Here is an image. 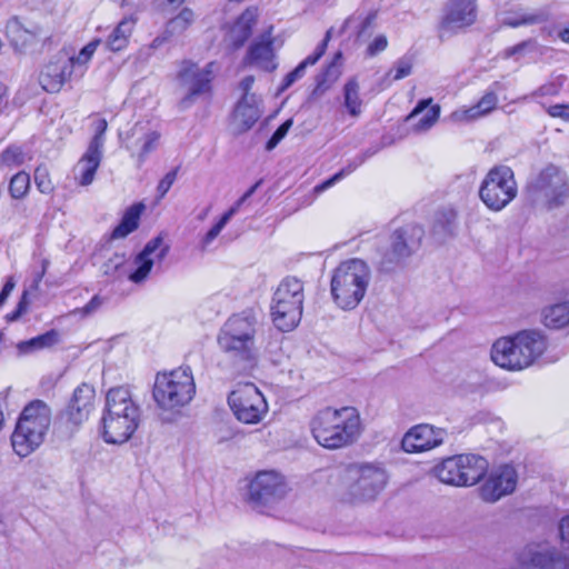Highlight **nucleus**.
Returning a JSON list of instances; mask_svg holds the SVG:
<instances>
[{"label": "nucleus", "mask_w": 569, "mask_h": 569, "mask_svg": "<svg viewBox=\"0 0 569 569\" xmlns=\"http://www.w3.org/2000/svg\"><path fill=\"white\" fill-rule=\"evenodd\" d=\"M315 440L323 448L335 450L352 445L361 433V419L355 407H326L310 420Z\"/></svg>", "instance_id": "obj_1"}, {"label": "nucleus", "mask_w": 569, "mask_h": 569, "mask_svg": "<svg viewBox=\"0 0 569 569\" xmlns=\"http://www.w3.org/2000/svg\"><path fill=\"white\" fill-rule=\"evenodd\" d=\"M141 419V408L128 387L109 389L101 418L102 437L108 443H123L131 438Z\"/></svg>", "instance_id": "obj_2"}, {"label": "nucleus", "mask_w": 569, "mask_h": 569, "mask_svg": "<svg viewBox=\"0 0 569 569\" xmlns=\"http://www.w3.org/2000/svg\"><path fill=\"white\" fill-rule=\"evenodd\" d=\"M371 272L360 259L341 262L332 272L330 293L333 302L342 310L356 309L366 296Z\"/></svg>", "instance_id": "obj_3"}, {"label": "nucleus", "mask_w": 569, "mask_h": 569, "mask_svg": "<svg viewBox=\"0 0 569 569\" xmlns=\"http://www.w3.org/2000/svg\"><path fill=\"white\" fill-rule=\"evenodd\" d=\"M50 425V407L39 399L29 402L21 411L11 435L13 451L21 458L33 453L43 443Z\"/></svg>", "instance_id": "obj_4"}, {"label": "nucleus", "mask_w": 569, "mask_h": 569, "mask_svg": "<svg viewBox=\"0 0 569 569\" xmlns=\"http://www.w3.org/2000/svg\"><path fill=\"white\" fill-rule=\"evenodd\" d=\"M258 321L248 312L230 317L218 335V345L221 350L237 361L252 365L258 357L256 335Z\"/></svg>", "instance_id": "obj_5"}, {"label": "nucleus", "mask_w": 569, "mask_h": 569, "mask_svg": "<svg viewBox=\"0 0 569 569\" xmlns=\"http://www.w3.org/2000/svg\"><path fill=\"white\" fill-rule=\"evenodd\" d=\"M389 475L381 462H355L345 469L346 497L352 502L373 501L386 488Z\"/></svg>", "instance_id": "obj_6"}, {"label": "nucleus", "mask_w": 569, "mask_h": 569, "mask_svg": "<svg viewBox=\"0 0 569 569\" xmlns=\"http://www.w3.org/2000/svg\"><path fill=\"white\" fill-rule=\"evenodd\" d=\"M526 191L533 203L555 209L569 199V178L565 170L550 163L530 176Z\"/></svg>", "instance_id": "obj_7"}, {"label": "nucleus", "mask_w": 569, "mask_h": 569, "mask_svg": "<svg viewBox=\"0 0 569 569\" xmlns=\"http://www.w3.org/2000/svg\"><path fill=\"white\" fill-rule=\"evenodd\" d=\"M303 283L296 277H286L273 293L271 302V317L280 331L295 329L302 317Z\"/></svg>", "instance_id": "obj_8"}, {"label": "nucleus", "mask_w": 569, "mask_h": 569, "mask_svg": "<svg viewBox=\"0 0 569 569\" xmlns=\"http://www.w3.org/2000/svg\"><path fill=\"white\" fill-rule=\"evenodd\" d=\"M153 399L163 410H174L188 405L194 393L196 383L189 367L158 373L153 386Z\"/></svg>", "instance_id": "obj_9"}, {"label": "nucleus", "mask_w": 569, "mask_h": 569, "mask_svg": "<svg viewBox=\"0 0 569 569\" xmlns=\"http://www.w3.org/2000/svg\"><path fill=\"white\" fill-rule=\"evenodd\" d=\"M425 237V229L416 223L396 229L389 238L388 248L381 253L380 270L392 272L403 268L408 259L418 252Z\"/></svg>", "instance_id": "obj_10"}, {"label": "nucleus", "mask_w": 569, "mask_h": 569, "mask_svg": "<svg viewBox=\"0 0 569 569\" xmlns=\"http://www.w3.org/2000/svg\"><path fill=\"white\" fill-rule=\"evenodd\" d=\"M518 194V186L512 169L505 164L492 167L479 188V198L491 211H501Z\"/></svg>", "instance_id": "obj_11"}, {"label": "nucleus", "mask_w": 569, "mask_h": 569, "mask_svg": "<svg viewBox=\"0 0 569 569\" xmlns=\"http://www.w3.org/2000/svg\"><path fill=\"white\" fill-rule=\"evenodd\" d=\"M228 403L236 418L248 425L260 422L268 411L263 395L252 383H247L230 392Z\"/></svg>", "instance_id": "obj_12"}, {"label": "nucleus", "mask_w": 569, "mask_h": 569, "mask_svg": "<svg viewBox=\"0 0 569 569\" xmlns=\"http://www.w3.org/2000/svg\"><path fill=\"white\" fill-rule=\"evenodd\" d=\"M213 66L214 62H209L204 68H199L198 64L191 61L182 62L178 72V80L188 90L179 103L182 109L191 107L197 98L211 93V83L214 78Z\"/></svg>", "instance_id": "obj_13"}, {"label": "nucleus", "mask_w": 569, "mask_h": 569, "mask_svg": "<svg viewBox=\"0 0 569 569\" xmlns=\"http://www.w3.org/2000/svg\"><path fill=\"white\" fill-rule=\"evenodd\" d=\"M286 492L287 486L280 473L262 470L248 486V500L254 509H262L282 499Z\"/></svg>", "instance_id": "obj_14"}, {"label": "nucleus", "mask_w": 569, "mask_h": 569, "mask_svg": "<svg viewBox=\"0 0 569 569\" xmlns=\"http://www.w3.org/2000/svg\"><path fill=\"white\" fill-rule=\"evenodd\" d=\"M518 562L528 569H569V553L546 543H529L518 553Z\"/></svg>", "instance_id": "obj_15"}, {"label": "nucleus", "mask_w": 569, "mask_h": 569, "mask_svg": "<svg viewBox=\"0 0 569 569\" xmlns=\"http://www.w3.org/2000/svg\"><path fill=\"white\" fill-rule=\"evenodd\" d=\"M518 472L512 465L506 463L495 468L480 488L481 498L487 502H496L503 496L515 491Z\"/></svg>", "instance_id": "obj_16"}, {"label": "nucleus", "mask_w": 569, "mask_h": 569, "mask_svg": "<svg viewBox=\"0 0 569 569\" xmlns=\"http://www.w3.org/2000/svg\"><path fill=\"white\" fill-rule=\"evenodd\" d=\"M447 432L428 423L410 428L402 438L401 447L406 452L417 453L431 450L443 443Z\"/></svg>", "instance_id": "obj_17"}, {"label": "nucleus", "mask_w": 569, "mask_h": 569, "mask_svg": "<svg viewBox=\"0 0 569 569\" xmlns=\"http://www.w3.org/2000/svg\"><path fill=\"white\" fill-rule=\"evenodd\" d=\"M169 246L163 243L161 236L149 240L143 249L134 257L133 264L136 268L129 273L128 279L133 283L143 282L154 264L152 256L154 254L158 261H162L169 253Z\"/></svg>", "instance_id": "obj_18"}, {"label": "nucleus", "mask_w": 569, "mask_h": 569, "mask_svg": "<svg viewBox=\"0 0 569 569\" xmlns=\"http://www.w3.org/2000/svg\"><path fill=\"white\" fill-rule=\"evenodd\" d=\"M94 397V388L91 385L81 383L74 389L72 398L61 413V418L72 427L80 426L89 418L93 409Z\"/></svg>", "instance_id": "obj_19"}, {"label": "nucleus", "mask_w": 569, "mask_h": 569, "mask_svg": "<svg viewBox=\"0 0 569 569\" xmlns=\"http://www.w3.org/2000/svg\"><path fill=\"white\" fill-rule=\"evenodd\" d=\"M477 19L476 0H450L441 19L442 31H455L469 27Z\"/></svg>", "instance_id": "obj_20"}, {"label": "nucleus", "mask_w": 569, "mask_h": 569, "mask_svg": "<svg viewBox=\"0 0 569 569\" xmlns=\"http://www.w3.org/2000/svg\"><path fill=\"white\" fill-rule=\"evenodd\" d=\"M274 58L272 27H270L249 46L243 62L244 64L256 66L261 70L271 72L278 67Z\"/></svg>", "instance_id": "obj_21"}, {"label": "nucleus", "mask_w": 569, "mask_h": 569, "mask_svg": "<svg viewBox=\"0 0 569 569\" xmlns=\"http://www.w3.org/2000/svg\"><path fill=\"white\" fill-rule=\"evenodd\" d=\"M530 352L527 356L521 350L515 348V343L509 337L498 339L491 348L492 361L505 369L517 371L530 366Z\"/></svg>", "instance_id": "obj_22"}, {"label": "nucleus", "mask_w": 569, "mask_h": 569, "mask_svg": "<svg viewBox=\"0 0 569 569\" xmlns=\"http://www.w3.org/2000/svg\"><path fill=\"white\" fill-rule=\"evenodd\" d=\"M6 31L16 50L24 51L46 36L43 28L31 21H22L19 17H12L6 24Z\"/></svg>", "instance_id": "obj_23"}, {"label": "nucleus", "mask_w": 569, "mask_h": 569, "mask_svg": "<svg viewBox=\"0 0 569 569\" xmlns=\"http://www.w3.org/2000/svg\"><path fill=\"white\" fill-rule=\"evenodd\" d=\"M261 110L259 108L258 97L241 98L233 111L232 131L234 134H241L250 130L259 120Z\"/></svg>", "instance_id": "obj_24"}, {"label": "nucleus", "mask_w": 569, "mask_h": 569, "mask_svg": "<svg viewBox=\"0 0 569 569\" xmlns=\"http://www.w3.org/2000/svg\"><path fill=\"white\" fill-rule=\"evenodd\" d=\"M71 73L72 63L63 59L51 61L42 69L39 82L44 91L56 93L61 90Z\"/></svg>", "instance_id": "obj_25"}, {"label": "nucleus", "mask_w": 569, "mask_h": 569, "mask_svg": "<svg viewBox=\"0 0 569 569\" xmlns=\"http://www.w3.org/2000/svg\"><path fill=\"white\" fill-rule=\"evenodd\" d=\"M509 339L515 343V348L521 350L523 356H527L530 352V366L539 358L547 348L546 337L536 330H525L518 332L513 337H509Z\"/></svg>", "instance_id": "obj_26"}, {"label": "nucleus", "mask_w": 569, "mask_h": 569, "mask_svg": "<svg viewBox=\"0 0 569 569\" xmlns=\"http://www.w3.org/2000/svg\"><path fill=\"white\" fill-rule=\"evenodd\" d=\"M331 32L332 29H329L326 32L323 40L315 49L313 53L309 54L292 71L286 74L281 86L279 87V93L288 90L296 81H298L305 76L308 67L316 64L320 60V58L325 54L327 50L328 42L331 39Z\"/></svg>", "instance_id": "obj_27"}, {"label": "nucleus", "mask_w": 569, "mask_h": 569, "mask_svg": "<svg viewBox=\"0 0 569 569\" xmlns=\"http://www.w3.org/2000/svg\"><path fill=\"white\" fill-rule=\"evenodd\" d=\"M258 10L254 7L247 8L234 21L230 30V39L233 49H240L252 34L257 23Z\"/></svg>", "instance_id": "obj_28"}, {"label": "nucleus", "mask_w": 569, "mask_h": 569, "mask_svg": "<svg viewBox=\"0 0 569 569\" xmlns=\"http://www.w3.org/2000/svg\"><path fill=\"white\" fill-rule=\"evenodd\" d=\"M136 23L137 19L132 16L120 20L103 41L106 49L112 52L124 50L129 44Z\"/></svg>", "instance_id": "obj_29"}, {"label": "nucleus", "mask_w": 569, "mask_h": 569, "mask_svg": "<svg viewBox=\"0 0 569 569\" xmlns=\"http://www.w3.org/2000/svg\"><path fill=\"white\" fill-rule=\"evenodd\" d=\"M462 460V485L470 487L478 483L487 473L489 463L488 461L478 455H459Z\"/></svg>", "instance_id": "obj_30"}, {"label": "nucleus", "mask_w": 569, "mask_h": 569, "mask_svg": "<svg viewBox=\"0 0 569 569\" xmlns=\"http://www.w3.org/2000/svg\"><path fill=\"white\" fill-rule=\"evenodd\" d=\"M102 153L103 152L101 151L88 148L79 160L74 168V172L76 178L79 180L81 186H89L93 181L94 174L102 159Z\"/></svg>", "instance_id": "obj_31"}, {"label": "nucleus", "mask_w": 569, "mask_h": 569, "mask_svg": "<svg viewBox=\"0 0 569 569\" xmlns=\"http://www.w3.org/2000/svg\"><path fill=\"white\" fill-rule=\"evenodd\" d=\"M462 460L458 455L445 459L436 467L435 471L441 482L456 487H465L462 485Z\"/></svg>", "instance_id": "obj_32"}, {"label": "nucleus", "mask_w": 569, "mask_h": 569, "mask_svg": "<svg viewBox=\"0 0 569 569\" xmlns=\"http://www.w3.org/2000/svg\"><path fill=\"white\" fill-rule=\"evenodd\" d=\"M144 206L142 203H137L129 207L119 224L112 230L110 239H121L126 238L128 234L133 232L139 227V219L142 213Z\"/></svg>", "instance_id": "obj_33"}, {"label": "nucleus", "mask_w": 569, "mask_h": 569, "mask_svg": "<svg viewBox=\"0 0 569 569\" xmlns=\"http://www.w3.org/2000/svg\"><path fill=\"white\" fill-rule=\"evenodd\" d=\"M457 230V212L453 209H442L435 213L432 233L440 240L452 237Z\"/></svg>", "instance_id": "obj_34"}, {"label": "nucleus", "mask_w": 569, "mask_h": 569, "mask_svg": "<svg viewBox=\"0 0 569 569\" xmlns=\"http://www.w3.org/2000/svg\"><path fill=\"white\" fill-rule=\"evenodd\" d=\"M500 87V82H493L490 89L478 101V103L463 112L465 118L468 120H473L491 112L497 107L498 97L496 94V91Z\"/></svg>", "instance_id": "obj_35"}, {"label": "nucleus", "mask_w": 569, "mask_h": 569, "mask_svg": "<svg viewBox=\"0 0 569 569\" xmlns=\"http://www.w3.org/2000/svg\"><path fill=\"white\" fill-rule=\"evenodd\" d=\"M196 19L197 14L191 8H182L178 14L166 22L167 34L172 38L182 36L194 23Z\"/></svg>", "instance_id": "obj_36"}, {"label": "nucleus", "mask_w": 569, "mask_h": 569, "mask_svg": "<svg viewBox=\"0 0 569 569\" xmlns=\"http://www.w3.org/2000/svg\"><path fill=\"white\" fill-rule=\"evenodd\" d=\"M341 59L342 53L338 51L326 69L317 76V84L312 92L313 96L322 94L339 78Z\"/></svg>", "instance_id": "obj_37"}, {"label": "nucleus", "mask_w": 569, "mask_h": 569, "mask_svg": "<svg viewBox=\"0 0 569 569\" xmlns=\"http://www.w3.org/2000/svg\"><path fill=\"white\" fill-rule=\"evenodd\" d=\"M543 323L548 328L559 329L569 323V300L556 303L542 311Z\"/></svg>", "instance_id": "obj_38"}, {"label": "nucleus", "mask_w": 569, "mask_h": 569, "mask_svg": "<svg viewBox=\"0 0 569 569\" xmlns=\"http://www.w3.org/2000/svg\"><path fill=\"white\" fill-rule=\"evenodd\" d=\"M359 91L360 87L356 78L349 79L343 87V104L352 117L361 113L362 101Z\"/></svg>", "instance_id": "obj_39"}, {"label": "nucleus", "mask_w": 569, "mask_h": 569, "mask_svg": "<svg viewBox=\"0 0 569 569\" xmlns=\"http://www.w3.org/2000/svg\"><path fill=\"white\" fill-rule=\"evenodd\" d=\"M59 333L57 330L51 329L42 335H39L30 340L21 341L18 345V349L22 353L30 352L32 350H40L44 348H50L58 343Z\"/></svg>", "instance_id": "obj_40"}, {"label": "nucleus", "mask_w": 569, "mask_h": 569, "mask_svg": "<svg viewBox=\"0 0 569 569\" xmlns=\"http://www.w3.org/2000/svg\"><path fill=\"white\" fill-rule=\"evenodd\" d=\"M363 163L365 162L362 161V159L357 154L351 160H349V162H348V164L346 167H343L341 170H339L337 173H335L329 179H327V180L322 181L321 183L317 184L313 188V191L316 193L323 192L325 190L329 189L330 187H332L335 183H337L338 181H340L345 177H347L350 173H352L358 167H360Z\"/></svg>", "instance_id": "obj_41"}, {"label": "nucleus", "mask_w": 569, "mask_h": 569, "mask_svg": "<svg viewBox=\"0 0 569 569\" xmlns=\"http://www.w3.org/2000/svg\"><path fill=\"white\" fill-rule=\"evenodd\" d=\"M376 17H377L376 12L369 13L363 19L351 16L343 22L341 31L345 32L350 28H356L357 29V38L361 39L362 37H365L367 34L368 31L371 30Z\"/></svg>", "instance_id": "obj_42"}, {"label": "nucleus", "mask_w": 569, "mask_h": 569, "mask_svg": "<svg viewBox=\"0 0 569 569\" xmlns=\"http://www.w3.org/2000/svg\"><path fill=\"white\" fill-rule=\"evenodd\" d=\"M30 188V177L27 172L16 173L9 182V193L13 199H22L27 196Z\"/></svg>", "instance_id": "obj_43"}, {"label": "nucleus", "mask_w": 569, "mask_h": 569, "mask_svg": "<svg viewBox=\"0 0 569 569\" xmlns=\"http://www.w3.org/2000/svg\"><path fill=\"white\" fill-rule=\"evenodd\" d=\"M26 156L18 146H9L0 154V166L10 169L21 166Z\"/></svg>", "instance_id": "obj_44"}, {"label": "nucleus", "mask_w": 569, "mask_h": 569, "mask_svg": "<svg viewBox=\"0 0 569 569\" xmlns=\"http://www.w3.org/2000/svg\"><path fill=\"white\" fill-rule=\"evenodd\" d=\"M234 216V209H228L219 219L217 223H214L211 229L204 234L201 241L202 249H207L208 246L219 236L226 224L231 220Z\"/></svg>", "instance_id": "obj_45"}, {"label": "nucleus", "mask_w": 569, "mask_h": 569, "mask_svg": "<svg viewBox=\"0 0 569 569\" xmlns=\"http://www.w3.org/2000/svg\"><path fill=\"white\" fill-rule=\"evenodd\" d=\"M94 134L88 146L89 149L103 152L104 133L108 128V122L103 118H99L93 122Z\"/></svg>", "instance_id": "obj_46"}, {"label": "nucleus", "mask_w": 569, "mask_h": 569, "mask_svg": "<svg viewBox=\"0 0 569 569\" xmlns=\"http://www.w3.org/2000/svg\"><path fill=\"white\" fill-rule=\"evenodd\" d=\"M160 134L156 131H150L144 134L143 143L140 152L138 153V166L140 167L147 159L148 154L156 150Z\"/></svg>", "instance_id": "obj_47"}, {"label": "nucleus", "mask_w": 569, "mask_h": 569, "mask_svg": "<svg viewBox=\"0 0 569 569\" xmlns=\"http://www.w3.org/2000/svg\"><path fill=\"white\" fill-rule=\"evenodd\" d=\"M546 16L542 12L526 13L519 18H508L506 24L511 28H518L520 26H530L546 21Z\"/></svg>", "instance_id": "obj_48"}, {"label": "nucleus", "mask_w": 569, "mask_h": 569, "mask_svg": "<svg viewBox=\"0 0 569 569\" xmlns=\"http://www.w3.org/2000/svg\"><path fill=\"white\" fill-rule=\"evenodd\" d=\"M101 42V39H93L80 50L78 56L70 58L67 61L72 63V67L74 64H86L91 59Z\"/></svg>", "instance_id": "obj_49"}, {"label": "nucleus", "mask_w": 569, "mask_h": 569, "mask_svg": "<svg viewBox=\"0 0 569 569\" xmlns=\"http://www.w3.org/2000/svg\"><path fill=\"white\" fill-rule=\"evenodd\" d=\"M440 114V107L438 104L432 106L419 120L415 123L417 131H426L430 129L438 120Z\"/></svg>", "instance_id": "obj_50"}, {"label": "nucleus", "mask_w": 569, "mask_h": 569, "mask_svg": "<svg viewBox=\"0 0 569 569\" xmlns=\"http://www.w3.org/2000/svg\"><path fill=\"white\" fill-rule=\"evenodd\" d=\"M34 183L41 193L48 194L53 190L47 168L39 166L34 170Z\"/></svg>", "instance_id": "obj_51"}, {"label": "nucleus", "mask_w": 569, "mask_h": 569, "mask_svg": "<svg viewBox=\"0 0 569 569\" xmlns=\"http://www.w3.org/2000/svg\"><path fill=\"white\" fill-rule=\"evenodd\" d=\"M292 124L293 120L291 118L287 119L283 123H281L272 133L270 139L267 141L266 149L268 151L273 150L280 143V141L287 136Z\"/></svg>", "instance_id": "obj_52"}, {"label": "nucleus", "mask_w": 569, "mask_h": 569, "mask_svg": "<svg viewBox=\"0 0 569 569\" xmlns=\"http://www.w3.org/2000/svg\"><path fill=\"white\" fill-rule=\"evenodd\" d=\"M179 167L170 170L158 183L157 192L159 198H163L174 183L178 176Z\"/></svg>", "instance_id": "obj_53"}, {"label": "nucleus", "mask_w": 569, "mask_h": 569, "mask_svg": "<svg viewBox=\"0 0 569 569\" xmlns=\"http://www.w3.org/2000/svg\"><path fill=\"white\" fill-rule=\"evenodd\" d=\"M537 42L532 39L525 40L516 46L509 47L503 51V58L508 59L517 54H522L526 50L536 48Z\"/></svg>", "instance_id": "obj_54"}, {"label": "nucleus", "mask_w": 569, "mask_h": 569, "mask_svg": "<svg viewBox=\"0 0 569 569\" xmlns=\"http://www.w3.org/2000/svg\"><path fill=\"white\" fill-rule=\"evenodd\" d=\"M393 80H400L408 77L412 70V63L408 58H401L395 63Z\"/></svg>", "instance_id": "obj_55"}, {"label": "nucleus", "mask_w": 569, "mask_h": 569, "mask_svg": "<svg viewBox=\"0 0 569 569\" xmlns=\"http://www.w3.org/2000/svg\"><path fill=\"white\" fill-rule=\"evenodd\" d=\"M388 47V39L383 34L377 36L367 48V56L375 57L385 51Z\"/></svg>", "instance_id": "obj_56"}, {"label": "nucleus", "mask_w": 569, "mask_h": 569, "mask_svg": "<svg viewBox=\"0 0 569 569\" xmlns=\"http://www.w3.org/2000/svg\"><path fill=\"white\" fill-rule=\"evenodd\" d=\"M29 301H28V291H23L16 309L7 315V320L9 322L17 321L28 309Z\"/></svg>", "instance_id": "obj_57"}, {"label": "nucleus", "mask_w": 569, "mask_h": 569, "mask_svg": "<svg viewBox=\"0 0 569 569\" xmlns=\"http://www.w3.org/2000/svg\"><path fill=\"white\" fill-rule=\"evenodd\" d=\"M549 116L569 121V104H553L548 108Z\"/></svg>", "instance_id": "obj_58"}, {"label": "nucleus", "mask_w": 569, "mask_h": 569, "mask_svg": "<svg viewBox=\"0 0 569 569\" xmlns=\"http://www.w3.org/2000/svg\"><path fill=\"white\" fill-rule=\"evenodd\" d=\"M262 180H258L253 186H251L229 209H234V214L239 211L240 207L256 192V190L260 187Z\"/></svg>", "instance_id": "obj_59"}, {"label": "nucleus", "mask_w": 569, "mask_h": 569, "mask_svg": "<svg viewBox=\"0 0 569 569\" xmlns=\"http://www.w3.org/2000/svg\"><path fill=\"white\" fill-rule=\"evenodd\" d=\"M102 305V299L100 298V296L96 295L91 298V300L83 307L80 309V312L83 315V316H89L91 313H93L96 310H98Z\"/></svg>", "instance_id": "obj_60"}, {"label": "nucleus", "mask_w": 569, "mask_h": 569, "mask_svg": "<svg viewBox=\"0 0 569 569\" xmlns=\"http://www.w3.org/2000/svg\"><path fill=\"white\" fill-rule=\"evenodd\" d=\"M253 83H254V77L253 76H247V77H244L240 81L239 88L242 91V97L241 98L257 97L254 93H250V90H251Z\"/></svg>", "instance_id": "obj_61"}, {"label": "nucleus", "mask_w": 569, "mask_h": 569, "mask_svg": "<svg viewBox=\"0 0 569 569\" xmlns=\"http://www.w3.org/2000/svg\"><path fill=\"white\" fill-rule=\"evenodd\" d=\"M558 529L561 541L569 546V516L561 518Z\"/></svg>", "instance_id": "obj_62"}, {"label": "nucleus", "mask_w": 569, "mask_h": 569, "mask_svg": "<svg viewBox=\"0 0 569 569\" xmlns=\"http://www.w3.org/2000/svg\"><path fill=\"white\" fill-rule=\"evenodd\" d=\"M123 254H114L112 258L109 259L107 263H104V273L109 274L111 269L117 270L120 266L123 264Z\"/></svg>", "instance_id": "obj_63"}, {"label": "nucleus", "mask_w": 569, "mask_h": 569, "mask_svg": "<svg viewBox=\"0 0 569 569\" xmlns=\"http://www.w3.org/2000/svg\"><path fill=\"white\" fill-rule=\"evenodd\" d=\"M431 101V99L420 100L413 108V110L410 112V114L407 117V121H412L413 119H416L421 112H423L428 108Z\"/></svg>", "instance_id": "obj_64"}]
</instances>
